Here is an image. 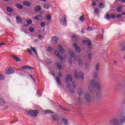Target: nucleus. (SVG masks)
<instances>
[{"instance_id": "f257e3e1", "label": "nucleus", "mask_w": 125, "mask_h": 125, "mask_svg": "<svg viewBox=\"0 0 125 125\" xmlns=\"http://www.w3.org/2000/svg\"><path fill=\"white\" fill-rule=\"evenodd\" d=\"M93 87L97 88V91L98 92H100L101 89H102V86L101 84L99 82L96 80H91L90 81V83L88 85V90L90 92H92L93 90Z\"/></svg>"}, {"instance_id": "f03ea898", "label": "nucleus", "mask_w": 125, "mask_h": 125, "mask_svg": "<svg viewBox=\"0 0 125 125\" xmlns=\"http://www.w3.org/2000/svg\"><path fill=\"white\" fill-rule=\"evenodd\" d=\"M26 113L31 117H37L39 114V111L36 110H26Z\"/></svg>"}, {"instance_id": "7ed1b4c3", "label": "nucleus", "mask_w": 125, "mask_h": 125, "mask_svg": "<svg viewBox=\"0 0 125 125\" xmlns=\"http://www.w3.org/2000/svg\"><path fill=\"white\" fill-rule=\"evenodd\" d=\"M65 82L67 83V87H70L71 85H70V83L71 82H72V81H73V77H72V75L67 74L65 79Z\"/></svg>"}, {"instance_id": "20e7f679", "label": "nucleus", "mask_w": 125, "mask_h": 125, "mask_svg": "<svg viewBox=\"0 0 125 125\" xmlns=\"http://www.w3.org/2000/svg\"><path fill=\"white\" fill-rule=\"evenodd\" d=\"M109 123L110 125H119L120 124V122L119 120V117L116 118H113L111 120H110L109 122Z\"/></svg>"}, {"instance_id": "39448f33", "label": "nucleus", "mask_w": 125, "mask_h": 125, "mask_svg": "<svg viewBox=\"0 0 125 125\" xmlns=\"http://www.w3.org/2000/svg\"><path fill=\"white\" fill-rule=\"evenodd\" d=\"M74 75L76 79H82V80L83 79V74L81 72L78 73V71L75 70L74 71Z\"/></svg>"}, {"instance_id": "423d86ee", "label": "nucleus", "mask_w": 125, "mask_h": 125, "mask_svg": "<svg viewBox=\"0 0 125 125\" xmlns=\"http://www.w3.org/2000/svg\"><path fill=\"white\" fill-rule=\"evenodd\" d=\"M125 42H123L121 43L120 45L119 46L118 49L120 51L123 52L125 51Z\"/></svg>"}, {"instance_id": "0eeeda50", "label": "nucleus", "mask_w": 125, "mask_h": 125, "mask_svg": "<svg viewBox=\"0 0 125 125\" xmlns=\"http://www.w3.org/2000/svg\"><path fill=\"white\" fill-rule=\"evenodd\" d=\"M14 69L13 68H9L5 70V73L7 75H11V74L14 73Z\"/></svg>"}, {"instance_id": "6e6552de", "label": "nucleus", "mask_w": 125, "mask_h": 125, "mask_svg": "<svg viewBox=\"0 0 125 125\" xmlns=\"http://www.w3.org/2000/svg\"><path fill=\"white\" fill-rule=\"evenodd\" d=\"M60 23L62 25H67V20H66V16H63L60 20Z\"/></svg>"}, {"instance_id": "1a4fd4ad", "label": "nucleus", "mask_w": 125, "mask_h": 125, "mask_svg": "<svg viewBox=\"0 0 125 125\" xmlns=\"http://www.w3.org/2000/svg\"><path fill=\"white\" fill-rule=\"evenodd\" d=\"M84 99L87 101V102H90L91 101V97L88 93H84Z\"/></svg>"}, {"instance_id": "9d476101", "label": "nucleus", "mask_w": 125, "mask_h": 125, "mask_svg": "<svg viewBox=\"0 0 125 125\" xmlns=\"http://www.w3.org/2000/svg\"><path fill=\"white\" fill-rule=\"evenodd\" d=\"M21 70H31V69H33L34 67H31L29 65H25L21 66Z\"/></svg>"}, {"instance_id": "9b49d317", "label": "nucleus", "mask_w": 125, "mask_h": 125, "mask_svg": "<svg viewBox=\"0 0 125 125\" xmlns=\"http://www.w3.org/2000/svg\"><path fill=\"white\" fill-rule=\"evenodd\" d=\"M119 121V124L120 125H122L123 123H125V116H120L118 117Z\"/></svg>"}, {"instance_id": "f8f14e48", "label": "nucleus", "mask_w": 125, "mask_h": 125, "mask_svg": "<svg viewBox=\"0 0 125 125\" xmlns=\"http://www.w3.org/2000/svg\"><path fill=\"white\" fill-rule=\"evenodd\" d=\"M42 10V7L40 5L36 6L34 8L35 12H40Z\"/></svg>"}, {"instance_id": "ddd939ff", "label": "nucleus", "mask_w": 125, "mask_h": 125, "mask_svg": "<svg viewBox=\"0 0 125 125\" xmlns=\"http://www.w3.org/2000/svg\"><path fill=\"white\" fill-rule=\"evenodd\" d=\"M83 43H87L88 47L89 48H90V45H91V42L89 40H83Z\"/></svg>"}, {"instance_id": "4468645a", "label": "nucleus", "mask_w": 125, "mask_h": 125, "mask_svg": "<svg viewBox=\"0 0 125 125\" xmlns=\"http://www.w3.org/2000/svg\"><path fill=\"white\" fill-rule=\"evenodd\" d=\"M55 65L57 67V68L58 69H59V70H62V65L61 64V63L59 62H57L55 63Z\"/></svg>"}, {"instance_id": "2eb2a0df", "label": "nucleus", "mask_w": 125, "mask_h": 125, "mask_svg": "<svg viewBox=\"0 0 125 125\" xmlns=\"http://www.w3.org/2000/svg\"><path fill=\"white\" fill-rule=\"evenodd\" d=\"M52 119L53 121H59V115H53L52 116Z\"/></svg>"}, {"instance_id": "dca6fc26", "label": "nucleus", "mask_w": 125, "mask_h": 125, "mask_svg": "<svg viewBox=\"0 0 125 125\" xmlns=\"http://www.w3.org/2000/svg\"><path fill=\"white\" fill-rule=\"evenodd\" d=\"M5 104H6V102H5V101L2 98H0V106H4Z\"/></svg>"}, {"instance_id": "f3484780", "label": "nucleus", "mask_w": 125, "mask_h": 125, "mask_svg": "<svg viewBox=\"0 0 125 125\" xmlns=\"http://www.w3.org/2000/svg\"><path fill=\"white\" fill-rule=\"evenodd\" d=\"M34 19L35 20H38L39 21H41V20H42V17L41 15H37L35 17Z\"/></svg>"}, {"instance_id": "a211bd4d", "label": "nucleus", "mask_w": 125, "mask_h": 125, "mask_svg": "<svg viewBox=\"0 0 125 125\" xmlns=\"http://www.w3.org/2000/svg\"><path fill=\"white\" fill-rule=\"evenodd\" d=\"M11 57H13V58H14V59H15V60H16V61H17L18 62H20V61H21V59H20L16 56L11 55Z\"/></svg>"}, {"instance_id": "6ab92c4d", "label": "nucleus", "mask_w": 125, "mask_h": 125, "mask_svg": "<svg viewBox=\"0 0 125 125\" xmlns=\"http://www.w3.org/2000/svg\"><path fill=\"white\" fill-rule=\"evenodd\" d=\"M17 19V22L19 24H21L22 23V19H21V17L17 16L16 17Z\"/></svg>"}, {"instance_id": "aec40b11", "label": "nucleus", "mask_w": 125, "mask_h": 125, "mask_svg": "<svg viewBox=\"0 0 125 125\" xmlns=\"http://www.w3.org/2000/svg\"><path fill=\"white\" fill-rule=\"evenodd\" d=\"M24 5H26V6H31V2L28 1H24L23 2Z\"/></svg>"}, {"instance_id": "412c9836", "label": "nucleus", "mask_w": 125, "mask_h": 125, "mask_svg": "<svg viewBox=\"0 0 125 125\" xmlns=\"http://www.w3.org/2000/svg\"><path fill=\"white\" fill-rule=\"evenodd\" d=\"M79 20L81 22H83L85 20V18H84V15H83L79 18Z\"/></svg>"}, {"instance_id": "4be33fe9", "label": "nucleus", "mask_w": 125, "mask_h": 125, "mask_svg": "<svg viewBox=\"0 0 125 125\" xmlns=\"http://www.w3.org/2000/svg\"><path fill=\"white\" fill-rule=\"evenodd\" d=\"M58 49L60 52H61L62 53H63V52H64V49H63V47H62V46H61V45H59Z\"/></svg>"}, {"instance_id": "5701e85b", "label": "nucleus", "mask_w": 125, "mask_h": 125, "mask_svg": "<svg viewBox=\"0 0 125 125\" xmlns=\"http://www.w3.org/2000/svg\"><path fill=\"white\" fill-rule=\"evenodd\" d=\"M45 114H54V112L52 111V110H46L44 111Z\"/></svg>"}, {"instance_id": "b1692460", "label": "nucleus", "mask_w": 125, "mask_h": 125, "mask_svg": "<svg viewBox=\"0 0 125 125\" xmlns=\"http://www.w3.org/2000/svg\"><path fill=\"white\" fill-rule=\"evenodd\" d=\"M16 7H17V8H19V9H22L23 8V6L20 4H16Z\"/></svg>"}, {"instance_id": "393cba45", "label": "nucleus", "mask_w": 125, "mask_h": 125, "mask_svg": "<svg viewBox=\"0 0 125 125\" xmlns=\"http://www.w3.org/2000/svg\"><path fill=\"white\" fill-rule=\"evenodd\" d=\"M56 80L57 83L58 84H59V85L61 84V79L59 77H56Z\"/></svg>"}, {"instance_id": "a878e982", "label": "nucleus", "mask_w": 125, "mask_h": 125, "mask_svg": "<svg viewBox=\"0 0 125 125\" xmlns=\"http://www.w3.org/2000/svg\"><path fill=\"white\" fill-rule=\"evenodd\" d=\"M30 48H31L32 51H33V52H34V53H35V54H36V55H38V52H37V50H36V49H35V48H34L33 47H31Z\"/></svg>"}, {"instance_id": "bb28decb", "label": "nucleus", "mask_w": 125, "mask_h": 125, "mask_svg": "<svg viewBox=\"0 0 125 125\" xmlns=\"http://www.w3.org/2000/svg\"><path fill=\"white\" fill-rule=\"evenodd\" d=\"M69 54H70V56H71V57H72V58H74V59L75 60H76V59L75 58V54H74V53H73V51H70Z\"/></svg>"}, {"instance_id": "cd10ccee", "label": "nucleus", "mask_w": 125, "mask_h": 125, "mask_svg": "<svg viewBox=\"0 0 125 125\" xmlns=\"http://www.w3.org/2000/svg\"><path fill=\"white\" fill-rule=\"evenodd\" d=\"M57 40H58L57 37H52V42H57Z\"/></svg>"}, {"instance_id": "c85d7f7f", "label": "nucleus", "mask_w": 125, "mask_h": 125, "mask_svg": "<svg viewBox=\"0 0 125 125\" xmlns=\"http://www.w3.org/2000/svg\"><path fill=\"white\" fill-rule=\"evenodd\" d=\"M4 80V76L1 74V72H0V81H2Z\"/></svg>"}, {"instance_id": "c756f323", "label": "nucleus", "mask_w": 125, "mask_h": 125, "mask_svg": "<svg viewBox=\"0 0 125 125\" xmlns=\"http://www.w3.org/2000/svg\"><path fill=\"white\" fill-rule=\"evenodd\" d=\"M26 22L27 23V24H32V23H33V21H32V20L28 19L26 20Z\"/></svg>"}, {"instance_id": "7c9ffc66", "label": "nucleus", "mask_w": 125, "mask_h": 125, "mask_svg": "<svg viewBox=\"0 0 125 125\" xmlns=\"http://www.w3.org/2000/svg\"><path fill=\"white\" fill-rule=\"evenodd\" d=\"M51 18V16H50V15L48 14L47 15L46 17L45 18V19H46V20L50 21Z\"/></svg>"}, {"instance_id": "2f4dec72", "label": "nucleus", "mask_w": 125, "mask_h": 125, "mask_svg": "<svg viewBox=\"0 0 125 125\" xmlns=\"http://www.w3.org/2000/svg\"><path fill=\"white\" fill-rule=\"evenodd\" d=\"M62 121L63 122L64 125H68V120L63 118Z\"/></svg>"}, {"instance_id": "473e14b6", "label": "nucleus", "mask_w": 125, "mask_h": 125, "mask_svg": "<svg viewBox=\"0 0 125 125\" xmlns=\"http://www.w3.org/2000/svg\"><path fill=\"white\" fill-rule=\"evenodd\" d=\"M122 7L121 6H118V7L117 8V9H116L117 11L118 12H122Z\"/></svg>"}, {"instance_id": "72a5a7b5", "label": "nucleus", "mask_w": 125, "mask_h": 125, "mask_svg": "<svg viewBox=\"0 0 125 125\" xmlns=\"http://www.w3.org/2000/svg\"><path fill=\"white\" fill-rule=\"evenodd\" d=\"M96 97L98 99H100V98H101V95L100 94V93H97Z\"/></svg>"}, {"instance_id": "f704fd0d", "label": "nucleus", "mask_w": 125, "mask_h": 125, "mask_svg": "<svg viewBox=\"0 0 125 125\" xmlns=\"http://www.w3.org/2000/svg\"><path fill=\"white\" fill-rule=\"evenodd\" d=\"M72 40L74 41V42H77L78 40V39H77V37L75 35H73L72 36Z\"/></svg>"}, {"instance_id": "c9c22d12", "label": "nucleus", "mask_w": 125, "mask_h": 125, "mask_svg": "<svg viewBox=\"0 0 125 125\" xmlns=\"http://www.w3.org/2000/svg\"><path fill=\"white\" fill-rule=\"evenodd\" d=\"M44 8H45V9H48V8H49V5H48V4L45 3L44 5Z\"/></svg>"}, {"instance_id": "e433bc0d", "label": "nucleus", "mask_w": 125, "mask_h": 125, "mask_svg": "<svg viewBox=\"0 0 125 125\" xmlns=\"http://www.w3.org/2000/svg\"><path fill=\"white\" fill-rule=\"evenodd\" d=\"M78 94L80 95V96H81V95H82V94H83V92L82 91V89H79L78 90Z\"/></svg>"}, {"instance_id": "4c0bfd02", "label": "nucleus", "mask_w": 125, "mask_h": 125, "mask_svg": "<svg viewBox=\"0 0 125 125\" xmlns=\"http://www.w3.org/2000/svg\"><path fill=\"white\" fill-rule=\"evenodd\" d=\"M105 19L107 20H109V19H111V16H110V15L109 14H106V18Z\"/></svg>"}, {"instance_id": "58836bf2", "label": "nucleus", "mask_w": 125, "mask_h": 125, "mask_svg": "<svg viewBox=\"0 0 125 125\" xmlns=\"http://www.w3.org/2000/svg\"><path fill=\"white\" fill-rule=\"evenodd\" d=\"M27 51L28 53H30V54H31V55H33V52H32V50H31L29 48H27Z\"/></svg>"}, {"instance_id": "ea45409f", "label": "nucleus", "mask_w": 125, "mask_h": 125, "mask_svg": "<svg viewBox=\"0 0 125 125\" xmlns=\"http://www.w3.org/2000/svg\"><path fill=\"white\" fill-rule=\"evenodd\" d=\"M99 6L100 7H101V8H104V4L103 3H100Z\"/></svg>"}, {"instance_id": "a19ab883", "label": "nucleus", "mask_w": 125, "mask_h": 125, "mask_svg": "<svg viewBox=\"0 0 125 125\" xmlns=\"http://www.w3.org/2000/svg\"><path fill=\"white\" fill-rule=\"evenodd\" d=\"M7 11H8V12H11V11H13L12 8L8 7H7Z\"/></svg>"}, {"instance_id": "79ce46f5", "label": "nucleus", "mask_w": 125, "mask_h": 125, "mask_svg": "<svg viewBox=\"0 0 125 125\" xmlns=\"http://www.w3.org/2000/svg\"><path fill=\"white\" fill-rule=\"evenodd\" d=\"M58 57L60 61H63L64 60V58L62 56H59Z\"/></svg>"}, {"instance_id": "37998d69", "label": "nucleus", "mask_w": 125, "mask_h": 125, "mask_svg": "<svg viewBox=\"0 0 125 125\" xmlns=\"http://www.w3.org/2000/svg\"><path fill=\"white\" fill-rule=\"evenodd\" d=\"M75 49L77 52H81V48L79 47H76Z\"/></svg>"}, {"instance_id": "c03bdc74", "label": "nucleus", "mask_w": 125, "mask_h": 125, "mask_svg": "<svg viewBox=\"0 0 125 125\" xmlns=\"http://www.w3.org/2000/svg\"><path fill=\"white\" fill-rule=\"evenodd\" d=\"M55 55L59 57V52H58V51H57V50H55Z\"/></svg>"}, {"instance_id": "a18cd8bd", "label": "nucleus", "mask_w": 125, "mask_h": 125, "mask_svg": "<svg viewBox=\"0 0 125 125\" xmlns=\"http://www.w3.org/2000/svg\"><path fill=\"white\" fill-rule=\"evenodd\" d=\"M29 77H30L31 79H32V80H33L34 81V82H35V83H36V80H35L34 76L31 74H29Z\"/></svg>"}, {"instance_id": "49530a36", "label": "nucleus", "mask_w": 125, "mask_h": 125, "mask_svg": "<svg viewBox=\"0 0 125 125\" xmlns=\"http://www.w3.org/2000/svg\"><path fill=\"white\" fill-rule=\"evenodd\" d=\"M29 31H30V32H31V33H34L35 30L34 29V28L30 27Z\"/></svg>"}, {"instance_id": "de8ad7c7", "label": "nucleus", "mask_w": 125, "mask_h": 125, "mask_svg": "<svg viewBox=\"0 0 125 125\" xmlns=\"http://www.w3.org/2000/svg\"><path fill=\"white\" fill-rule=\"evenodd\" d=\"M99 12V11H98V9L97 8L95 9L94 13H95V14H98Z\"/></svg>"}, {"instance_id": "09e8293b", "label": "nucleus", "mask_w": 125, "mask_h": 125, "mask_svg": "<svg viewBox=\"0 0 125 125\" xmlns=\"http://www.w3.org/2000/svg\"><path fill=\"white\" fill-rule=\"evenodd\" d=\"M110 18H116V15H115L114 14H111L110 15Z\"/></svg>"}, {"instance_id": "8fccbe9b", "label": "nucleus", "mask_w": 125, "mask_h": 125, "mask_svg": "<svg viewBox=\"0 0 125 125\" xmlns=\"http://www.w3.org/2000/svg\"><path fill=\"white\" fill-rule=\"evenodd\" d=\"M96 69L97 71H98L99 70V64L98 63L96 64Z\"/></svg>"}, {"instance_id": "3c124183", "label": "nucleus", "mask_w": 125, "mask_h": 125, "mask_svg": "<svg viewBox=\"0 0 125 125\" xmlns=\"http://www.w3.org/2000/svg\"><path fill=\"white\" fill-rule=\"evenodd\" d=\"M72 85L73 87L74 88H75V87H76V82H72Z\"/></svg>"}, {"instance_id": "603ef678", "label": "nucleus", "mask_w": 125, "mask_h": 125, "mask_svg": "<svg viewBox=\"0 0 125 125\" xmlns=\"http://www.w3.org/2000/svg\"><path fill=\"white\" fill-rule=\"evenodd\" d=\"M47 50L49 52L51 51V50H52V48L50 47H48L47 49Z\"/></svg>"}, {"instance_id": "864d4df0", "label": "nucleus", "mask_w": 125, "mask_h": 125, "mask_svg": "<svg viewBox=\"0 0 125 125\" xmlns=\"http://www.w3.org/2000/svg\"><path fill=\"white\" fill-rule=\"evenodd\" d=\"M41 27H44L45 26V22H41Z\"/></svg>"}, {"instance_id": "5fc2aeb1", "label": "nucleus", "mask_w": 125, "mask_h": 125, "mask_svg": "<svg viewBox=\"0 0 125 125\" xmlns=\"http://www.w3.org/2000/svg\"><path fill=\"white\" fill-rule=\"evenodd\" d=\"M116 17L117 18H120L122 17V15H121V14H118V15H116Z\"/></svg>"}, {"instance_id": "6e6d98bb", "label": "nucleus", "mask_w": 125, "mask_h": 125, "mask_svg": "<svg viewBox=\"0 0 125 125\" xmlns=\"http://www.w3.org/2000/svg\"><path fill=\"white\" fill-rule=\"evenodd\" d=\"M58 74L59 76V77H62V73L61 72H59L58 73Z\"/></svg>"}, {"instance_id": "4d7b16f0", "label": "nucleus", "mask_w": 125, "mask_h": 125, "mask_svg": "<svg viewBox=\"0 0 125 125\" xmlns=\"http://www.w3.org/2000/svg\"><path fill=\"white\" fill-rule=\"evenodd\" d=\"M73 46H74V47H75V48H76V47H78V44H77L76 43H73Z\"/></svg>"}, {"instance_id": "13d9d810", "label": "nucleus", "mask_w": 125, "mask_h": 125, "mask_svg": "<svg viewBox=\"0 0 125 125\" xmlns=\"http://www.w3.org/2000/svg\"><path fill=\"white\" fill-rule=\"evenodd\" d=\"M94 77L95 78H96L97 77V72H95L94 73Z\"/></svg>"}, {"instance_id": "bf43d9fd", "label": "nucleus", "mask_w": 125, "mask_h": 125, "mask_svg": "<svg viewBox=\"0 0 125 125\" xmlns=\"http://www.w3.org/2000/svg\"><path fill=\"white\" fill-rule=\"evenodd\" d=\"M88 55L89 59H90L91 58V54L88 53Z\"/></svg>"}, {"instance_id": "052dcab7", "label": "nucleus", "mask_w": 125, "mask_h": 125, "mask_svg": "<svg viewBox=\"0 0 125 125\" xmlns=\"http://www.w3.org/2000/svg\"><path fill=\"white\" fill-rule=\"evenodd\" d=\"M92 30V27H88V31H91Z\"/></svg>"}, {"instance_id": "680f3d73", "label": "nucleus", "mask_w": 125, "mask_h": 125, "mask_svg": "<svg viewBox=\"0 0 125 125\" xmlns=\"http://www.w3.org/2000/svg\"><path fill=\"white\" fill-rule=\"evenodd\" d=\"M92 5H93V6L96 5V2H95V1H93Z\"/></svg>"}, {"instance_id": "e2e57ef3", "label": "nucleus", "mask_w": 125, "mask_h": 125, "mask_svg": "<svg viewBox=\"0 0 125 125\" xmlns=\"http://www.w3.org/2000/svg\"><path fill=\"white\" fill-rule=\"evenodd\" d=\"M103 38H104L103 35H100V38L101 39V40H103Z\"/></svg>"}, {"instance_id": "0e129e2a", "label": "nucleus", "mask_w": 125, "mask_h": 125, "mask_svg": "<svg viewBox=\"0 0 125 125\" xmlns=\"http://www.w3.org/2000/svg\"><path fill=\"white\" fill-rule=\"evenodd\" d=\"M122 84H121V83H117V86H121Z\"/></svg>"}, {"instance_id": "69168bd1", "label": "nucleus", "mask_w": 125, "mask_h": 125, "mask_svg": "<svg viewBox=\"0 0 125 125\" xmlns=\"http://www.w3.org/2000/svg\"><path fill=\"white\" fill-rule=\"evenodd\" d=\"M46 63H47L48 65H49V64H50L51 62H50V61L48 62V61H46Z\"/></svg>"}, {"instance_id": "338daca9", "label": "nucleus", "mask_w": 125, "mask_h": 125, "mask_svg": "<svg viewBox=\"0 0 125 125\" xmlns=\"http://www.w3.org/2000/svg\"><path fill=\"white\" fill-rule=\"evenodd\" d=\"M70 92H71V93H74V90L72 89V90H69Z\"/></svg>"}, {"instance_id": "774afa93", "label": "nucleus", "mask_w": 125, "mask_h": 125, "mask_svg": "<svg viewBox=\"0 0 125 125\" xmlns=\"http://www.w3.org/2000/svg\"><path fill=\"white\" fill-rule=\"evenodd\" d=\"M114 64H118V62H117V61H114Z\"/></svg>"}]
</instances>
